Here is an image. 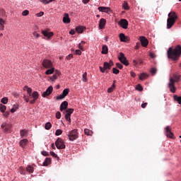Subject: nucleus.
<instances>
[{"label": "nucleus", "instance_id": "1", "mask_svg": "<svg viewBox=\"0 0 181 181\" xmlns=\"http://www.w3.org/2000/svg\"><path fill=\"white\" fill-rule=\"evenodd\" d=\"M168 59H172V60H177L181 55V47L177 45L174 49L170 47L167 52Z\"/></svg>", "mask_w": 181, "mask_h": 181}, {"label": "nucleus", "instance_id": "2", "mask_svg": "<svg viewBox=\"0 0 181 181\" xmlns=\"http://www.w3.org/2000/svg\"><path fill=\"white\" fill-rule=\"evenodd\" d=\"M177 19V15L176 12L172 11L168 14V18L167 20V29H170L175 23H176V20Z\"/></svg>", "mask_w": 181, "mask_h": 181}, {"label": "nucleus", "instance_id": "3", "mask_svg": "<svg viewBox=\"0 0 181 181\" xmlns=\"http://www.w3.org/2000/svg\"><path fill=\"white\" fill-rule=\"evenodd\" d=\"M67 136L69 137V141H76L77 138H78V132H77V129H74L69 132L67 134Z\"/></svg>", "mask_w": 181, "mask_h": 181}, {"label": "nucleus", "instance_id": "4", "mask_svg": "<svg viewBox=\"0 0 181 181\" xmlns=\"http://www.w3.org/2000/svg\"><path fill=\"white\" fill-rule=\"evenodd\" d=\"M118 59L122 64H124V66H129V62H128V59H127V57L124 53L120 52Z\"/></svg>", "mask_w": 181, "mask_h": 181}, {"label": "nucleus", "instance_id": "5", "mask_svg": "<svg viewBox=\"0 0 181 181\" xmlns=\"http://www.w3.org/2000/svg\"><path fill=\"white\" fill-rule=\"evenodd\" d=\"M41 33L46 37L47 40H50L52 36L54 35V33L53 32H49V30H42Z\"/></svg>", "mask_w": 181, "mask_h": 181}, {"label": "nucleus", "instance_id": "6", "mask_svg": "<svg viewBox=\"0 0 181 181\" xmlns=\"http://www.w3.org/2000/svg\"><path fill=\"white\" fill-rule=\"evenodd\" d=\"M55 145L57 149H65L66 145L64 144V142L63 141V139L58 138L57 141H55Z\"/></svg>", "mask_w": 181, "mask_h": 181}, {"label": "nucleus", "instance_id": "7", "mask_svg": "<svg viewBox=\"0 0 181 181\" xmlns=\"http://www.w3.org/2000/svg\"><path fill=\"white\" fill-rule=\"evenodd\" d=\"M165 136H167V138H170V139H175V137L173 136V132H172V127H170V126H167L165 128Z\"/></svg>", "mask_w": 181, "mask_h": 181}, {"label": "nucleus", "instance_id": "8", "mask_svg": "<svg viewBox=\"0 0 181 181\" xmlns=\"http://www.w3.org/2000/svg\"><path fill=\"white\" fill-rule=\"evenodd\" d=\"M168 88H170V91L171 93H176V87H175V79H173V78H170V82L168 83Z\"/></svg>", "mask_w": 181, "mask_h": 181}, {"label": "nucleus", "instance_id": "9", "mask_svg": "<svg viewBox=\"0 0 181 181\" xmlns=\"http://www.w3.org/2000/svg\"><path fill=\"white\" fill-rule=\"evenodd\" d=\"M118 25L123 29H128V21H127V19H121L119 21Z\"/></svg>", "mask_w": 181, "mask_h": 181}, {"label": "nucleus", "instance_id": "10", "mask_svg": "<svg viewBox=\"0 0 181 181\" xmlns=\"http://www.w3.org/2000/svg\"><path fill=\"white\" fill-rule=\"evenodd\" d=\"M42 66L45 69H50L52 67L53 64L52 63V61L49 59H44L42 62Z\"/></svg>", "mask_w": 181, "mask_h": 181}, {"label": "nucleus", "instance_id": "11", "mask_svg": "<svg viewBox=\"0 0 181 181\" xmlns=\"http://www.w3.org/2000/svg\"><path fill=\"white\" fill-rule=\"evenodd\" d=\"M53 93V86H50L49 87L47 88L46 91L42 93V97L46 98L49 97Z\"/></svg>", "mask_w": 181, "mask_h": 181}, {"label": "nucleus", "instance_id": "12", "mask_svg": "<svg viewBox=\"0 0 181 181\" xmlns=\"http://www.w3.org/2000/svg\"><path fill=\"white\" fill-rule=\"evenodd\" d=\"M99 12H105V13H111V8L110 7L99 6L98 8Z\"/></svg>", "mask_w": 181, "mask_h": 181}, {"label": "nucleus", "instance_id": "13", "mask_svg": "<svg viewBox=\"0 0 181 181\" xmlns=\"http://www.w3.org/2000/svg\"><path fill=\"white\" fill-rule=\"evenodd\" d=\"M139 40L141 43V46H143V47H146V46H148V45H149V41H148V39H146V37H140Z\"/></svg>", "mask_w": 181, "mask_h": 181}, {"label": "nucleus", "instance_id": "14", "mask_svg": "<svg viewBox=\"0 0 181 181\" xmlns=\"http://www.w3.org/2000/svg\"><path fill=\"white\" fill-rule=\"evenodd\" d=\"M119 37L122 42H124L125 43H127V42H129V37L126 36L124 33H120Z\"/></svg>", "mask_w": 181, "mask_h": 181}, {"label": "nucleus", "instance_id": "15", "mask_svg": "<svg viewBox=\"0 0 181 181\" xmlns=\"http://www.w3.org/2000/svg\"><path fill=\"white\" fill-rule=\"evenodd\" d=\"M1 128H4V132H10L11 128H12V124H3L1 125Z\"/></svg>", "mask_w": 181, "mask_h": 181}, {"label": "nucleus", "instance_id": "16", "mask_svg": "<svg viewBox=\"0 0 181 181\" xmlns=\"http://www.w3.org/2000/svg\"><path fill=\"white\" fill-rule=\"evenodd\" d=\"M106 23H107V21L105 18H101L99 22V28L104 29V28H105Z\"/></svg>", "mask_w": 181, "mask_h": 181}, {"label": "nucleus", "instance_id": "17", "mask_svg": "<svg viewBox=\"0 0 181 181\" xmlns=\"http://www.w3.org/2000/svg\"><path fill=\"white\" fill-rule=\"evenodd\" d=\"M68 106H69V103L67 101L62 102L60 105V111H63L64 110H67Z\"/></svg>", "mask_w": 181, "mask_h": 181}, {"label": "nucleus", "instance_id": "18", "mask_svg": "<svg viewBox=\"0 0 181 181\" xmlns=\"http://www.w3.org/2000/svg\"><path fill=\"white\" fill-rule=\"evenodd\" d=\"M63 22L64 23H70V18L69 17V13H64Z\"/></svg>", "mask_w": 181, "mask_h": 181}, {"label": "nucleus", "instance_id": "19", "mask_svg": "<svg viewBox=\"0 0 181 181\" xmlns=\"http://www.w3.org/2000/svg\"><path fill=\"white\" fill-rule=\"evenodd\" d=\"M29 142V141L26 139H24L21 141H20V146H21V148H25V146H26V145H28V143Z\"/></svg>", "mask_w": 181, "mask_h": 181}, {"label": "nucleus", "instance_id": "20", "mask_svg": "<svg viewBox=\"0 0 181 181\" xmlns=\"http://www.w3.org/2000/svg\"><path fill=\"white\" fill-rule=\"evenodd\" d=\"M52 163V159L50 158H46L43 162V166H49Z\"/></svg>", "mask_w": 181, "mask_h": 181}, {"label": "nucleus", "instance_id": "21", "mask_svg": "<svg viewBox=\"0 0 181 181\" xmlns=\"http://www.w3.org/2000/svg\"><path fill=\"white\" fill-rule=\"evenodd\" d=\"M25 170L28 172V173H33V172H35V168L32 165H28L25 168Z\"/></svg>", "mask_w": 181, "mask_h": 181}, {"label": "nucleus", "instance_id": "22", "mask_svg": "<svg viewBox=\"0 0 181 181\" xmlns=\"http://www.w3.org/2000/svg\"><path fill=\"white\" fill-rule=\"evenodd\" d=\"M103 67L105 70H111V67H112V65L108 62H104Z\"/></svg>", "mask_w": 181, "mask_h": 181}, {"label": "nucleus", "instance_id": "23", "mask_svg": "<svg viewBox=\"0 0 181 181\" xmlns=\"http://www.w3.org/2000/svg\"><path fill=\"white\" fill-rule=\"evenodd\" d=\"M74 112V109L69 108L65 111V115L70 117Z\"/></svg>", "mask_w": 181, "mask_h": 181}, {"label": "nucleus", "instance_id": "24", "mask_svg": "<svg viewBox=\"0 0 181 181\" xmlns=\"http://www.w3.org/2000/svg\"><path fill=\"white\" fill-rule=\"evenodd\" d=\"M20 135H21V138H25V136H26L28 135V130H26V129L21 130Z\"/></svg>", "mask_w": 181, "mask_h": 181}, {"label": "nucleus", "instance_id": "25", "mask_svg": "<svg viewBox=\"0 0 181 181\" xmlns=\"http://www.w3.org/2000/svg\"><path fill=\"white\" fill-rule=\"evenodd\" d=\"M108 53V47L107 45H103L102 48V54H107Z\"/></svg>", "mask_w": 181, "mask_h": 181}, {"label": "nucleus", "instance_id": "26", "mask_svg": "<svg viewBox=\"0 0 181 181\" xmlns=\"http://www.w3.org/2000/svg\"><path fill=\"white\" fill-rule=\"evenodd\" d=\"M5 23V21L4 19L0 18V30H4L5 29V26L4 24Z\"/></svg>", "mask_w": 181, "mask_h": 181}, {"label": "nucleus", "instance_id": "27", "mask_svg": "<svg viewBox=\"0 0 181 181\" xmlns=\"http://www.w3.org/2000/svg\"><path fill=\"white\" fill-rule=\"evenodd\" d=\"M76 30L78 33H83V32H84V28L82 26H78L76 28Z\"/></svg>", "mask_w": 181, "mask_h": 181}, {"label": "nucleus", "instance_id": "28", "mask_svg": "<svg viewBox=\"0 0 181 181\" xmlns=\"http://www.w3.org/2000/svg\"><path fill=\"white\" fill-rule=\"evenodd\" d=\"M114 88H115V81H114L112 86L107 89V93H112V91H114Z\"/></svg>", "mask_w": 181, "mask_h": 181}, {"label": "nucleus", "instance_id": "29", "mask_svg": "<svg viewBox=\"0 0 181 181\" xmlns=\"http://www.w3.org/2000/svg\"><path fill=\"white\" fill-rule=\"evenodd\" d=\"M84 134H85V135L91 136V135H93V131H91L88 129H85Z\"/></svg>", "mask_w": 181, "mask_h": 181}, {"label": "nucleus", "instance_id": "30", "mask_svg": "<svg viewBox=\"0 0 181 181\" xmlns=\"http://www.w3.org/2000/svg\"><path fill=\"white\" fill-rule=\"evenodd\" d=\"M145 78H148V74L143 73L139 76V80H145Z\"/></svg>", "mask_w": 181, "mask_h": 181}, {"label": "nucleus", "instance_id": "31", "mask_svg": "<svg viewBox=\"0 0 181 181\" xmlns=\"http://www.w3.org/2000/svg\"><path fill=\"white\" fill-rule=\"evenodd\" d=\"M53 73H54V68H51L46 71L45 74L49 76V74H53Z\"/></svg>", "mask_w": 181, "mask_h": 181}, {"label": "nucleus", "instance_id": "32", "mask_svg": "<svg viewBox=\"0 0 181 181\" xmlns=\"http://www.w3.org/2000/svg\"><path fill=\"white\" fill-rule=\"evenodd\" d=\"M122 8L123 9H124V11H128L129 9V6L128 5V3L124 1L122 4Z\"/></svg>", "mask_w": 181, "mask_h": 181}, {"label": "nucleus", "instance_id": "33", "mask_svg": "<svg viewBox=\"0 0 181 181\" xmlns=\"http://www.w3.org/2000/svg\"><path fill=\"white\" fill-rule=\"evenodd\" d=\"M175 101H177L178 104H181V96L174 95Z\"/></svg>", "mask_w": 181, "mask_h": 181}, {"label": "nucleus", "instance_id": "34", "mask_svg": "<svg viewBox=\"0 0 181 181\" xmlns=\"http://www.w3.org/2000/svg\"><path fill=\"white\" fill-rule=\"evenodd\" d=\"M0 111L1 112H5V111H6V106H5V105L0 104Z\"/></svg>", "mask_w": 181, "mask_h": 181}, {"label": "nucleus", "instance_id": "35", "mask_svg": "<svg viewBox=\"0 0 181 181\" xmlns=\"http://www.w3.org/2000/svg\"><path fill=\"white\" fill-rule=\"evenodd\" d=\"M70 92V89L69 88H66L62 91V95L65 96V98L66 97V95L69 94V93Z\"/></svg>", "mask_w": 181, "mask_h": 181}, {"label": "nucleus", "instance_id": "36", "mask_svg": "<svg viewBox=\"0 0 181 181\" xmlns=\"http://www.w3.org/2000/svg\"><path fill=\"white\" fill-rule=\"evenodd\" d=\"M45 129H47V131H49V129H50V128H52V123L50 122H47L45 125Z\"/></svg>", "mask_w": 181, "mask_h": 181}, {"label": "nucleus", "instance_id": "37", "mask_svg": "<svg viewBox=\"0 0 181 181\" xmlns=\"http://www.w3.org/2000/svg\"><path fill=\"white\" fill-rule=\"evenodd\" d=\"M54 0H40V2H42L45 5H47V4H50V2H53Z\"/></svg>", "mask_w": 181, "mask_h": 181}, {"label": "nucleus", "instance_id": "38", "mask_svg": "<svg viewBox=\"0 0 181 181\" xmlns=\"http://www.w3.org/2000/svg\"><path fill=\"white\" fill-rule=\"evenodd\" d=\"M32 95L35 100H37V98H39V93L37 91H34Z\"/></svg>", "mask_w": 181, "mask_h": 181}, {"label": "nucleus", "instance_id": "39", "mask_svg": "<svg viewBox=\"0 0 181 181\" xmlns=\"http://www.w3.org/2000/svg\"><path fill=\"white\" fill-rule=\"evenodd\" d=\"M156 71H158L156 68H151L150 73L151 74V76H155L156 74Z\"/></svg>", "mask_w": 181, "mask_h": 181}, {"label": "nucleus", "instance_id": "40", "mask_svg": "<svg viewBox=\"0 0 181 181\" xmlns=\"http://www.w3.org/2000/svg\"><path fill=\"white\" fill-rule=\"evenodd\" d=\"M18 172L21 173V175H26V171L25 170V168L21 167Z\"/></svg>", "mask_w": 181, "mask_h": 181}, {"label": "nucleus", "instance_id": "41", "mask_svg": "<svg viewBox=\"0 0 181 181\" xmlns=\"http://www.w3.org/2000/svg\"><path fill=\"white\" fill-rule=\"evenodd\" d=\"M63 134V131L62 129H57L55 132V135L59 136V135H62Z\"/></svg>", "mask_w": 181, "mask_h": 181}, {"label": "nucleus", "instance_id": "42", "mask_svg": "<svg viewBox=\"0 0 181 181\" xmlns=\"http://www.w3.org/2000/svg\"><path fill=\"white\" fill-rule=\"evenodd\" d=\"M136 90H137L138 91H142L144 90V88H142V86H141V84H138L136 86Z\"/></svg>", "mask_w": 181, "mask_h": 181}, {"label": "nucleus", "instance_id": "43", "mask_svg": "<svg viewBox=\"0 0 181 181\" xmlns=\"http://www.w3.org/2000/svg\"><path fill=\"white\" fill-rule=\"evenodd\" d=\"M1 102L2 103V104H8V98H3Z\"/></svg>", "mask_w": 181, "mask_h": 181}, {"label": "nucleus", "instance_id": "44", "mask_svg": "<svg viewBox=\"0 0 181 181\" xmlns=\"http://www.w3.org/2000/svg\"><path fill=\"white\" fill-rule=\"evenodd\" d=\"M82 77H83V81L86 83L87 81V72H84Z\"/></svg>", "mask_w": 181, "mask_h": 181}, {"label": "nucleus", "instance_id": "45", "mask_svg": "<svg viewBox=\"0 0 181 181\" xmlns=\"http://www.w3.org/2000/svg\"><path fill=\"white\" fill-rule=\"evenodd\" d=\"M64 98H66L65 96L62 93L61 95L57 96V100H63Z\"/></svg>", "mask_w": 181, "mask_h": 181}, {"label": "nucleus", "instance_id": "46", "mask_svg": "<svg viewBox=\"0 0 181 181\" xmlns=\"http://www.w3.org/2000/svg\"><path fill=\"white\" fill-rule=\"evenodd\" d=\"M56 118L57 119H60V118H62V113L60 112H56Z\"/></svg>", "mask_w": 181, "mask_h": 181}, {"label": "nucleus", "instance_id": "47", "mask_svg": "<svg viewBox=\"0 0 181 181\" xmlns=\"http://www.w3.org/2000/svg\"><path fill=\"white\" fill-rule=\"evenodd\" d=\"M112 73L114 74H118L119 73V70L117 68H113L112 69Z\"/></svg>", "mask_w": 181, "mask_h": 181}, {"label": "nucleus", "instance_id": "48", "mask_svg": "<svg viewBox=\"0 0 181 181\" xmlns=\"http://www.w3.org/2000/svg\"><path fill=\"white\" fill-rule=\"evenodd\" d=\"M22 15L23 16H28V15H29V11L28 10H25L22 12Z\"/></svg>", "mask_w": 181, "mask_h": 181}, {"label": "nucleus", "instance_id": "49", "mask_svg": "<svg viewBox=\"0 0 181 181\" xmlns=\"http://www.w3.org/2000/svg\"><path fill=\"white\" fill-rule=\"evenodd\" d=\"M116 67H117V68L119 69L120 70H122L124 66H122V64H121L120 63H117V64H116Z\"/></svg>", "mask_w": 181, "mask_h": 181}, {"label": "nucleus", "instance_id": "50", "mask_svg": "<svg viewBox=\"0 0 181 181\" xmlns=\"http://www.w3.org/2000/svg\"><path fill=\"white\" fill-rule=\"evenodd\" d=\"M50 80H52V81H54V80H57V76L54 74L52 76L49 77Z\"/></svg>", "mask_w": 181, "mask_h": 181}, {"label": "nucleus", "instance_id": "51", "mask_svg": "<svg viewBox=\"0 0 181 181\" xmlns=\"http://www.w3.org/2000/svg\"><path fill=\"white\" fill-rule=\"evenodd\" d=\"M9 112L6 111V112H4L3 115L4 117H5L6 118H8V117H9Z\"/></svg>", "mask_w": 181, "mask_h": 181}, {"label": "nucleus", "instance_id": "52", "mask_svg": "<svg viewBox=\"0 0 181 181\" xmlns=\"http://www.w3.org/2000/svg\"><path fill=\"white\" fill-rule=\"evenodd\" d=\"M71 59H73V54H70L66 56V60H71Z\"/></svg>", "mask_w": 181, "mask_h": 181}, {"label": "nucleus", "instance_id": "53", "mask_svg": "<svg viewBox=\"0 0 181 181\" xmlns=\"http://www.w3.org/2000/svg\"><path fill=\"white\" fill-rule=\"evenodd\" d=\"M49 155H51V156H52L53 158H57V154H55V153L53 151H51L49 153Z\"/></svg>", "mask_w": 181, "mask_h": 181}, {"label": "nucleus", "instance_id": "54", "mask_svg": "<svg viewBox=\"0 0 181 181\" xmlns=\"http://www.w3.org/2000/svg\"><path fill=\"white\" fill-rule=\"evenodd\" d=\"M139 47H141V43L136 42L134 49H136V50H138V49H139Z\"/></svg>", "mask_w": 181, "mask_h": 181}, {"label": "nucleus", "instance_id": "55", "mask_svg": "<svg viewBox=\"0 0 181 181\" xmlns=\"http://www.w3.org/2000/svg\"><path fill=\"white\" fill-rule=\"evenodd\" d=\"M33 35V36L37 37V39H38V37H40V35L39 33H37V32H34Z\"/></svg>", "mask_w": 181, "mask_h": 181}, {"label": "nucleus", "instance_id": "56", "mask_svg": "<svg viewBox=\"0 0 181 181\" xmlns=\"http://www.w3.org/2000/svg\"><path fill=\"white\" fill-rule=\"evenodd\" d=\"M65 119H66V121H69V122H71V118H70V116H67L65 115Z\"/></svg>", "mask_w": 181, "mask_h": 181}, {"label": "nucleus", "instance_id": "57", "mask_svg": "<svg viewBox=\"0 0 181 181\" xmlns=\"http://www.w3.org/2000/svg\"><path fill=\"white\" fill-rule=\"evenodd\" d=\"M41 153L43 156H49V153L47 151H42Z\"/></svg>", "mask_w": 181, "mask_h": 181}, {"label": "nucleus", "instance_id": "58", "mask_svg": "<svg viewBox=\"0 0 181 181\" xmlns=\"http://www.w3.org/2000/svg\"><path fill=\"white\" fill-rule=\"evenodd\" d=\"M75 53H76V54H78V56H80V55H81V50H80V49H76V50L75 51Z\"/></svg>", "mask_w": 181, "mask_h": 181}, {"label": "nucleus", "instance_id": "59", "mask_svg": "<svg viewBox=\"0 0 181 181\" xmlns=\"http://www.w3.org/2000/svg\"><path fill=\"white\" fill-rule=\"evenodd\" d=\"M99 69H100L101 73H105L106 69H105V68H104V66L103 67L100 66Z\"/></svg>", "mask_w": 181, "mask_h": 181}, {"label": "nucleus", "instance_id": "60", "mask_svg": "<svg viewBox=\"0 0 181 181\" xmlns=\"http://www.w3.org/2000/svg\"><path fill=\"white\" fill-rule=\"evenodd\" d=\"M27 92H28V94H30V95H32V88H28Z\"/></svg>", "mask_w": 181, "mask_h": 181}, {"label": "nucleus", "instance_id": "61", "mask_svg": "<svg viewBox=\"0 0 181 181\" xmlns=\"http://www.w3.org/2000/svg\"><path fill=\"white\" fill-rule=\"evenodd\" d=\"M43 15H45V13H43V11H41L36 14V16L38 17L43 16Z\"/></svg>", "mask_w": 181, "mask_h": 181}, {"label": "nucleus", "instance_id": "62", "mask_svg": "<svg viewBox=\"0 0 181 181\" xmlns=\"http://www.w3.org/2000/svg\"><path fill=\"white\" fill-rule=\"evenodd\" d=\"M61 73L59 71V70H56L55 71V74L54 75L57 76V77H59V76H60Z\"/></svg>", "mask_w": 181, "mask_h": 181}, {"label": "nucleus", "instance_id": "63", "mask_svg": "<svg viewBox=\"0 0 181 181\" xmlns=\"http://www.w3.org/2000/svg\"><path fill=\"white\" fill-rule=\"evenodd\" d=\"M78 49H80V50L84 51V47H83V45L81 43L78 44Z\"/></svg>", "mask_w": 181, "mask_h": 181}, {"label": "nucleus", "instance_id": "64", "mask_svg": "<svg viewBox=\"0 0 181 181\" xmlns=\"http://www.w3.org/2000/svg\"><path fill=\"white\" fill-rule=\"evenodd\" d=\"M146 105H148V103H144L141 105V107L146 108Z\"/></svg>", "mask_w": 181, "mask_h": 181}]
</instances>
